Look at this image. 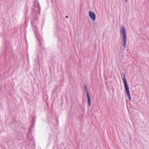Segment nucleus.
Here are the masks:
<instances>
[{"mask_svg": "<svg viewBox=\"0 0 149 149\" xmlns=\"http://www.w3.org/2000/svg\"><path fill=\"white\" fill-rule=\"evenodd\" d=\"M123 81L124 84L125 89V90L127 96L128 97L129 100H131V97L130 93L129 87L127 84V83L125 79V74H123Z\"/></svg>", "mask_w": 149, "mask_h": 149, "instance_id": "1", "label": "nucleus"}, {"mask_svg": "<svg viewBox=\"0 0 149 149\" xmlns=\"http://www.w3.org/2000/svg\"><path fill=\"white\" fill-rule=\"evenodd\" d=\"M120 34H122L123 36L124 44L123 46L125 47L126 43V35L125 29L124 27H122L120 30Z\"/></svg>", "mask_w": 149, "mask_h": 149, "instance_id": "2", "label": "nucleus"}, {"mask_svg": "<svg viewBox=\"0 0 149 149\" xmlns=\"http://www.w3.org/2000/svg\"><path fill=\"white\" fill-rule=\"evenodd\" d=\"M85 90L87 92V97L88 98V105L89 106H90L91 105V98L90 96V95H89L88 90L86 86V85H85Z\"/></svg>", "mask_w": 149, "mask_h": 149, "instance_id": "3", "label": "nucleus"}, {"mask_svg": "<svg viewBox=\"0 0 149 149\" xmlns=\"http://www.w3.org/2000/svg\"><path fill=\"white\" fill-rule=\"evenodd\" d=\"M89 15L91 19H95L96 15L95 13L91 11H89Z\"/></svg>", "mask_w": 149, "mask_h": 149, "instance_id": "4", "label": "nucleus"}, {"mask_svg": "<svg viewBox=\"0 0 149 149\" xmlns=\"http://www.w3.org/2000/svg\"><path fill=\"white\" fill-rule=\"evenodd\" d=\"M39 3L38 0H34V6L36 7H37L38 6L39 7Z\"/></svg>", "mask_w": 149, "mask_h": 149, "instance_id": "5", "label": "nucleus"}, {"mask_svg": "<svg viewBox=\"0 0 149 149\" xmlns=\"http://www.w3.org/2000/svg\"><path fill=\"white\" fill-rule=\"evenodd\" d=\"M125 3H127V0H125Z\"/></svg>", "mask_w": 149, "mask_h": 149, "instance_id": "6", "label": "nucleus"}, {"mask_svg": "<svg viewBox=\"0 0 149 149\" xmlns=\"http://www.w3.org/2000/svg\"><path fill=\"white\" fill-rule=\"evenodd\" d=\"M65 17L66 18H68V16H66Z\"/></svg>", "mask_w": 149, "mask_h": 149, "instance_id": "7", "label": "nucleus"}, {"mask_svg": "<svg viewBox=\"0 0 149 149\" xmlns=\"http://www.w3.org/2000/svg\"><path fill=\"white\" fill-rule=\"evenodd\" d=\"M93 19V20L94 21H95V19Z\"/></svg>", "mask_w": 149, "mask_h": 149, "instance_id": "8", "label": "nucleus"}]
</instances>
